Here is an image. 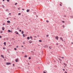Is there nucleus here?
Returning <instances> with one entry per match:
<instances>
[{"label":"nucleus","instance_id":"obj_1","mask_svg":"<svg viewBox=\"0 0 73 73\" xmlns=\"http://www.w3.org/2000/svg\"><path fill=\"white\" fill-rule=\"evenodd\" d=\"M48 46L47 45H45V46H44V48H48Z\"/></svg>","mask_w":73,"mask_h":73},{"label":"nucleus","instance_id":"obj_2","mask_svg":"<svg viewBox=\"0 0 73 73\" xmlns=\"http://www.w3.org/2000/svg\"><path fill=\"white\" fill-rule=\"evenodd\" d=\"M6 64L7 65H10L11 64V63L10 62H7Z\"/></svg>","mask_w":73,"mask_h":73},{"label":"nucleus","instance_id":"obj_3","mask_svg":"<svg viewBox=\"0 0 73 73\" xmlns=\"http://www.w3.org/2000/svg\"><path fill=\"white\" fill-rule=\"evenodd\" d=\"M15 33H16L17 35H18L19 33L17 32V31H15Z\"/></svg>","mask_w":73,"mask_h":73},{"label":"nucleus","instance_id":"obj_4","mask_svg":"<svg viewBox=\"0 0 73 73\" xmlns=\"http://www.w3.org/2000/svg\"><path fill=\"white\" fill-rule=\"evenodd\" d=\"M60 39L62 41H64V40H63V39H62V37L60 38Z\"/></svg>","mask_w":73,"mask_h":73},{"label":"nucleus","instance_id":"obj_5","mask_svg":"<svg viewBox=\"0 0 73 73\" xmlns=\"http://www.w3.org/2000/svg\"><path fill=\"white\" fill-rule=\"evenodd\" d=\"M55 38L56 39H57V40L58 39V36H57L56 37H55Z\"/></svg>","mask_w":73,"mask_h":73},{"label":"nucleus","instance_id":"obj_6","mask_svg":"<svg viewBox=\"0 0 73 73\" xmlns=\"http://www.w3.org/2000/svg\"><path fill=\"white\" fill-rule=\"evenodd\" d=\"M33 42V41L32 40H30L29 41V43H32V42Z\"/></svg>","mask_w":73,"mask_h":73},{"label":"nucleus","instance_id":"obj_7","mask_svg":"<svg viewBox=\"0 0 73 73\" xmlns=\"http://www.w3.org/2000/svg\"><path fill=\"white\" fill-rule=\"evenodd\" d=\"M15 62H18V59H16Z\"/></svg>","mask_w":73,"mask_h":73},{"label":"nucleus","instance_id":"obj_8","mask_svg":"<svg viewBox=\"0 0 73 73\" xmlns=\"http://www.w3.org/2000/svg\"><path fill=\"white\" fill-rule=\"evenodd\" d=\"M4 29H4V27H2V30L3 31H4Z\"/></svg>","mask_w":73,"mask_h":73},{"label":"nucleus","instance_id":"obj_9","mask_svg":"<svg viewBox=\"0 0 73 73\" xmlns=\"http://www.w3.org/2000/svg\"><path fill=\"white\" fill-rule=\"evenodd\" d=\"M29 11H30V10H29V9H27V12H29Z\"/></svg>","mask_w":73,"mask_h":73},{"label":"nucleus","instance_id":"obj_10","mask_svg":"<svg viewBox=\"0 0 73 73\" xmlns=\"http://www.w3.org/2000/svg\"><path fill=\"white\" fill-rule=\"evenodd\" d=\"M63 64L64 65L66 66H67V65L65 63H64Z\"/></svg>","mask_w":73,"mask_h":73},{"label":"nucleus","instance_id":"obj_11","mask_svg":"<svg viewBox=\"0 0 73 73\" xmlns=\"http://www.w3.org/2000/svg\"><path fill=\"white\" fill-rule=\"evenodd\" d=\"M27 40H29V39H30V38L29 37H27Z\"/></svg>","mask_w":73,"mask_h":73},{"label":"nucleus","instance_id":"obj_12","mask_svg":"<svg viewBox=\"0 0 73 73\" xmlns=\"http://www.w3.org/2000/svg\"><path fill=\"white\" fill-rule=\"evenodd\" d=\"M23 37H25V34H23Z\"/></svg>","mask_w":73,"mask_h":73},{"label":"nucleus","instance_id":"obj_13","mask_svg":"<svg viewBox=\"0 0 73 73\" xmlns=\"http://www.w3.org/2000/svg\"><path fill=\"white\" fill-rule=\"evenodd\" d=\"M7 22L8 23H10V21H8Z\"/></svg>","mask_w":73,"mask_h":73},{"label":"nucleus","instance_id":"obj_14","mask_svg":"<svg viewBox=\"0 0 73 73\" xmlns=\"http://www.w3.org/2000/svg\"><path fill=\"white\" fill-rule=\"evenodd\" d=\"M4 45L5 46L6 45V42H4Z\"/></svg>","mask_w":73,"mask_h":73},{"label":"nucleus","instance_id":"obj_15","mask_svg":"<svg viewBox=\"0 0 73 73\" xmlns=\"http://www.w3.org/2000/svg\"><path fill=\"white\" fill-rule=\"evenodd\" d=\"M30 38H31V40H32V36H30Z\"/></svg>","mask_w":73,"mask_h":73},{"label":"nucleus","instance_id":"obj_16","mask_svg":"<svg viewBox=\"0 0 73 73\" xmlns=\"http://www.w3.org/2000/svg\"><path fill=\"white\" fill-rule=\"evenodd\" d=\"M8 32H9H9H10L11 31H10V30H8Z\"/></svg>","mask_w":73,"mask_h":73},{"label":"nucleus","instance_id":"obj_17","mask_svg":"<svg viewBox=\"0 0 73 73\" xmlns=\"http://www.w3.org/2000/svg\"><path fill=\"white\" fill-rule=\"evenodd\" d=\"M59 60H60V61H62V60H61V59L60 58L59 59Z\"/></svg>","mask_w":73,"mask_h":73},{"label":"nucleus","instance_id":"obj_18","mask_svg":"<svg viewBox=\"0 0 73 73\" xmlns=\"http://www.w3.org/2000/svg\"><path fill=\"white\" fill-rule=\"evenodd\" d=\"M21 33L22 34H23V33H24V31H22Z\"/></svg>","mask_w":73,"mask_h":73},{"label":"nucleus","instance_id":"obj_19","mask_svg":"<svg viewBox=\"0 0 73 73\" xmlns=\"http://www.w3.org/2000/svg\"><path fill=\"white\" fill-rule=\"evenodd\" d=\"M31 57H29V60H31Z\"/></svg>","mask_w":73,"mask_h":73},{"label":"nucleus","instance_id":"obj_20","mask_svg":"<svg viewBox=\"0 0 73 73\" xmlns=\"http://www.w3.org/2000/svg\"><path fill=\"white\" fill-rule=\"evenodd\" d=\"M49 48L50 49H52V47H50V46H49Z\"/></svg>","mask_w":73,"mask_h":73},{"label":"nucleus","instance_id":"obj_21","mask_svg":"<svg viewBox=\"0 0 73 73\" xmlns=\"http://www.w3.org/2000/svg\"><path fill=\"white\" fill-rule=\"evenodd\" d=\"M46 22H47V23H49V21L48 20H47L46 21Z\"/></svg>","mask_w":73,"mask_h":73},{"label":"nucleus","instance_id":"obj_22","mask_svg":"<svg viewBox=\"0 0 73 73\" xmlns=\"http://www.w3.org/2000/svg\"><path fill=\"white\" fill-rule=\"evenodd\" d=\"M14 50H17V49L16 48H14Z\"/></svg>","mask_w":73,"mask_h":73},{"label":"nucleus","instance_id":"obj_23","mask_svg":"<svg viewBox=\"0 0 73 73\" xmlns=\"http://www.w3.org/2000/svg\"><path fill=\"white\" fill-rule=\"evenodd\" d=\"M39 42H42V41H41V40H39Z\"/></svg>","mask_w":73,"mask_h":73},{"label":"nucleus","instance_id":"obj_24","mask_svg":"<svg viewBox=\"0 0 73 73\" xmlns=\"http://www.w3.org/2000/svg\"><path fill=\"white\" fill-rule=\"evenodd\" d=\"M3 33V31H0V33Z\"/></svg>","mask_w":73,"mask_h":73},{"label":"nucleus","instance_id":"obj_25","mask_svg":"<svg viewBox=\"0 0 73 73\" xmlns=\"http://www.w3.org/2000/svg\"><path fill=\"white\" fill-rule=\"evenodd\" d=\"M13 19H14V20H16L17 19H16V18H14Z\"/></svg>","mask_w":73,"mask_h":73},{"label":"nucleus","instance_id":"obj_26","mask_svg":"<svg viewBox=\"0 0 73 73\" xmlns=\"http://www.w3.org/2000/svg\"><path fill=\"white\" fill-rule=\"evenodd\" d=\"M21 15V13H18V15Z\"/></svg>","mask_w":73,"mask_h":73},{"label":"nucleus","instance_id":"obj_27","mask_svg":"<svg viewBox=\"0 0 73 73\" xmlns=\"http://www.w3.org/2000/svg\"><path fill=\"white\" fill-rule=\"evenodd\" d=\"M7 2H9V0H7Z\"/></svg>","mask_w":73,"mask_h":73},{"label":"nucleus","instance_id":"obj_28","mask_svg":"<svg viewBox=\"0 0 73 73\" xmlns=\"http://www.w3.org/2000/svg\"><path fill=\"white\" fill-rule=\"evenodd\" d=\"M17 4V3H16L15 4V5H16Z\"/></svg>","mask_w":73,"mask_h":73},{"label":"nucleus","instance_id":"obj_29","mask_svg":"<svg viewBox=\"0 0 73 73\" xmlns=\"http://www.w3.org/2000/svg\"><path fill=\"white\" fill-rule=\"evenodd\" d=\"M27 57V55H26L25 56V57Z\"/></svg>","mask_w":73,"mask_h":73},{"label":"nucleus","instance_id":"obj_30","mask_svg":"<svg viewBox=\"0 0 73 73\" xmlns=\"http://www.w3.org/2000/svg\"><path fill=\"white\" fill-rule=\"evenodd\" d=\"M3 25H5V23H3Z\"/></svg>","mask_w":73,"mask_h":73},{"label":"nucleus","instance_id":"obj_31","mask_svg":"<svg viewBox=\"0 0 73 73\" xmlns=\"http://www.w3.org/2000/svg\"><path fill=\"white\" fill-rule=\"evenodd\" d=\"M62 23H65V22H64V21H62Z\"/></svg>","mask_w":73,"mask_h":73},{"label":"nucleus","instance_id":"obj_32","mask_svg":"<svg viewBox=\"0 0 73 73\" xmlns=\"http://www.w3.org/2000/svg\"><path fill=\"white\" fill-rule=\"evenodd\" d=\"M28 65H30V64H29V63H28L27 64Z\"/></svg>","mask_w":73,"mask_h":73},{"label":"nucleus","instance_id":"obj_33","mask_svg":"<svg viewBox=\"0 0 73 73\" xmlns=\"http://www.w3.org/2000/svg\"><path fill=\"white\" fill-rule=\"evenodd\" d=\"M8 11V9L6 10V12H7V11Z\"/></svg>","mask_w":73,"mask_h":73},{"label":"nucleus","instance_id":"obj_34","mask_svg":"<svg viewBox=\"0 0 73 73\" xmlns=\"http://www.w3.org/2000/svg\"><path fill=\"white\" fill-rule=\"evenodd\" d=\"M46 36L47 37H48V36H49V35H46Z\"/></svg>","mask_w":73,"mask_h":73},{"label":"nucleus","instance_id":"obj_35","mask_svg":"<svg viewBox=\"0 0 73 73\" xmlns=\"http://www.w3.org/2000/svg\"><path fill=\"white\" fill-rule=\"evenodd\" d=\"M13 66H15V64H13Z\"/></svg>","mask_w":73,"mask_h":73},{"label":"nucleus","instance_id":"obj_36","mask_svg":"<svg viewBox=\"0 0 73 73\" xmlns=\"http://www.w3.org/2000/svg\"><path fill=\"white\" fill-rule=\"evenodd\" d=\"M63 71H65V70L64 69V68L63 69Z\"/></svg>","mask_w":73,"mask_h":73},{"label":"nucleus","instance_id":"obj_37","mask_svg":"<svg viewBox=\"0 0 73 73\" xmlns=\"http://www.w3.org/2000/svg\"><path fill=\"white\" fill-rule=\"evenodd\" d=\"M1 37H2V36H0V38H1Z\"/></svg>","mask_w":73,"mask_h":73},{"label":"nucleus","instance_id":"obj_38","mask_svg":"<svg viewBox=\"0 0 73 73\" xmlns=\"http://www.w3.org/2000/svg\"><path fill=\"white\" fill-rule=\"evenodd\" d=\"M56 45H58V43H57L56 44Z\"/></svg>","mask_w":73,"mask_h":73},{"label":"nucleus","instance_id":"obj_39","mask_svg":"<svg viewBox=\"0 0 73 73\" xmlns=\"http://www.w3.org/2000/svg\"><path fill=\"white\" fill-rule=\"evenodd\" d=\"M18 10H20V8H18Z\"/></svg>","mask_w":73,"mask_h":73},{"label":"nucleus","instance_id":"obj_40","mask_svg":"<svg viewBox=\"0 0 73 73\" xmlns=\"http://www.w3.org/2000/svg\"><path fill=\"white\" fill-rule=\"evenodd\" d=\"M64 73H67V72L66 71H65Z\"/></svg>","mask_w":73,"mask_h":73},{"label":"nucleus","instance_id":"obj_41","mask_svg":"<svg viewBox=\"0 0 73 73\" xmlns=\"http://www.w3.org/2000/svg\"><path fill=\"white\" fill-rule=\"evenodd\" d=\"M62 27H63L64 28L65 27H64V25H63Z\"/></svg>","mask_w":73,"mask_h":73},{"label":"nucleus","instance_id":"obj_42","mask_svg":"<svg viewBox=\"0 0 73 73\" xmlns=\"http://www.w3.org/2000/svg\"><path fill=\"white\" fill-rule=\"evenodd\" d=\"M2 7H3V8H4V5H3Z\"/></svg>","mask_w":73,"mask_h":73},{"label":"nucleus","instance_id":"obj_43","mask_svg":"<svg viewBox=\"0 0 73 73\" xmlns=\"http://www.w3.org/2000/svg\"><path fill=\"white\" fill-rule=\"evenodd\" d=\"M62 58H64L63 57H62Z\"/></svg>","mask_w":73,"mask_h":73},{"label":"nucleus","instance_id":"obj_44","mask_svg":"<svg viewBox=\"0 0 73 73\" xmlns=\"http://www.w3.org/2000/svg\"><path fill=\"white\" fill-rule=\"evenodd\" d=\"M19 31H20V32H21V30H19Z\"/></svg>","mask_w":73,"mask_h":73},{"label":"nucleus","instance_id":"obj_45","mask_svg":"<svg viewBox=\"0 0 73 73\" xmlns=\"http://www.w3.org/2000/svg\"><path fill=\"white\" fill-rule=\"evenodd\" d=\"M9 15H10V16H11V13H9Z\"/></svg>","mask_w":73,"mask_h":73},{"label":"nucleus","instance_id":"obj_46","mask_svg":"<svg viewBox=\"0 0 73 73\" xmlns=\"http://www.w3.org/2000/svg\"><path fill=\"white\" fill-rule=\"evenodd\" d=\"M34 37L36 38V36H34Z\"/></svg>","mask_w":73,"mask_h":73},{"label":"nucleus","instance_id":"obj_47","mask_svg":"<svg viewBox=\"0 0 73 73\" xmlns=\"http://www.w3.org/2000/svg\"><path fill=\"white\" fill-rule=\"evenodd\" d=\"M3 49H5V48H3Z\"/></svg>","mask_w":73,"mask_h":73},{"label":"nucleus","instance_id":"obj_48","mask_svg":"<svg viewBox=\"0 0 73 73\" xmlns=\"http://www.w3.org/2000/svg\"><path fill=\"white\" fill-rule=\"evenodd\" d=\"M36 17H38V15H36Z\"/></svg>","mask_w":73,"mask_h":73},{"label":"nucleus","instance_id":"obj_49","mask_svg":"<svg viewBox=\"0 0 73 73\" xmlns=\"http://www.w3.org/2000/svg\"><path fill=\"white\" fill-rule=\"evenodd\" d=\"M44 73H46L45 72H44Z\"/></svg>","mask_w":73,"mask_h":73},{"label":"nucleus","instance_id":"obj_50","mask_svg":"<svg viewBox=\"0 0 73 73\" xmlns=\"http://www.w3.org/2000/svg\"><path fill=\"white\" fill-rule=\"evenodd\" d=\"M21 47H24V46H22Z\"/></svg>","mask_w":73,"mask_h":73},{"label":"nucleus","instance_id":"obj_51","mask_svg":"<svg viewBox=\"0 0 73 73\" xmlns=\"http://www.w3.org/2000/svg\"><path fill=\"white\" fill-rule=\"evenodd\" d=\"M23 44H25V43L24 42H23Z\"/></svg>","mask_w":73,"mask_h":73},{"label":"nucleus","instance_id":"obj_52","mask_svg":"<svg viewBox=\"0 0 73 73\" xmlns=\"http://www.w3.org/2000/svg\"><path fill=\"white\" fill-rule=\"evenodd\" d=\"M64 17H66V15H64Z\"/></svg>","mask_w":73,"mask_h":73},{"label":"nucleus","instance_id":"obj_53","mask_svg":"<svg viewBox=\"0 0 73 73\" xmlns=\"http://www.w3.org/2000/svg\"><path fill=\"white\" fill-rule=\"evenodd\" d=\"M19 28H17V29L18 30H19Z\"/></svg>","mask_w":73,"mask_h":73},{"label":"nucleus","instance_id":"obj_54","mask_svg":"<svg viewBox=\"0 0 73 73\" xmlns=\"http://www.w3.org/2000/svg\"><path fill=\"white\" fill-rule=\"evenodd\" d=\"M12 32V31H10V32Z\"/></svg>","mask_w":73,"mask_h":73},{"label":"nucleus","instance_id":"obj_55","mask_svg":"<svg viewBox=\"0 0 73 73\" xmlns=\"http://www.w3.org/2000/svg\"><path fill=\"white\" fill-rule=\"evenodd\" d=\"M3 1H5V0H3Z\"/></svg>","mask_w":73,"mask_h":73},{"label":"nucleus","instance_id":"obj_56","mask_svg":"<svg viewBox=\"0 0 73 73\" xmlns=\"http://www.w3.org/2000/svg\"><path fill=\"white\" fill-rule=\"evenodd\" d=\"M69 9H70V10H71V8H70Z\"/></svg>","mask_w":73,"mask_h":73},{"label":"nucleus","instance_id":"obj_57","mask_svg":"<svg viewBox=\"0 0 73 73\" xmlns=\"http://www.w3.org/2000/svg\"><path fill=\"white\" fill-rule=\"evenodd\" d=\"M60 6H62V5H61V4H60Z\"/></svg>","mask_w":73,"mask_h":73},{"label":"nucleus","instance_id":"obj_58","mask_svg":"<svg viewBox=\"0 0 73 73\" xmlns=\"http://www.w3.org/2000/svg\"><path fill=\"white\" fill-rule=\"evenodd\" d=\"M26 66H27V65H26V66H25V67H26Z\"/></svg>","mask_w":73,"mask_h":73},{"label":"nucleus","instance_id":"obj_59","mask_svg":"<svg viewBox=\"0 0 73 73\" xmlns=\"http://www.w3.org/2000/svg\"><path fill=\"white\" fill-rule=\"evenodd\" d=\"M16 47H17V48H18V46H16Z\"/></svg>","mask_w":73,"mask_h":73},{"label":"nucleus","instance_id":"obj_60","mask_svg":"<svg viewBox=\"0 0 73 73\" xmlns=\"http://www.w3.org/2000/svg\"><path fill=\"white\" fill-rule=\"evenodd\" d=\"M22 10H23V11H24V9H22Z\"/></svg>","mask_w":73,"mask_h":73},{"label":"nucleus","instance_id":"obj_61","mask_svg":"<svg viewBox=\"0 0 73 73\" xmlns=\"http://www.w3.org/2000/svg\"><path fill=\"white\" fill-rule=\"evenodd\" d=\"M1 56H3V55H1Z\"/></svg>","mask_w":73,"mask_h":73},{"label":"nucleus","instance_id":"obj_62","mask_svg":"<svg viewBox=\"0 0 73 73\" xmlns=\"http://www.w3.org/2000/svg\"><path fill=\"white\" fill-rule=\"evenodd\" d=\"M72 44H73V42H72Z\"/></svg>","mask_w":73,"mask_h":73},{"label":"nucleus","instance_id":"obj_63","mask_svg":"<svg viewBox=\"0 0 73 73\" xmlns=\"http://www.w3.org/2000/svg\"><path fill=\"white\" fill-rule=\"evenodd\" d=\"M24 53V52H23V53Z\"/></svg>","mask_w":73,"mask_h":73},{"label":"nucleus","instance_id":"obj_64","mask_svg":"<svg viewBox=\"0 0 73 73\" xmlns=\"http://www.w3.org/2000/svg\"><path fill=\"white\" fill-rule=\"evenodd\" d=\"M60 4H61V2H60Z\"/></svg>","mask_w":73,"mask_h":73}]
</instances>
